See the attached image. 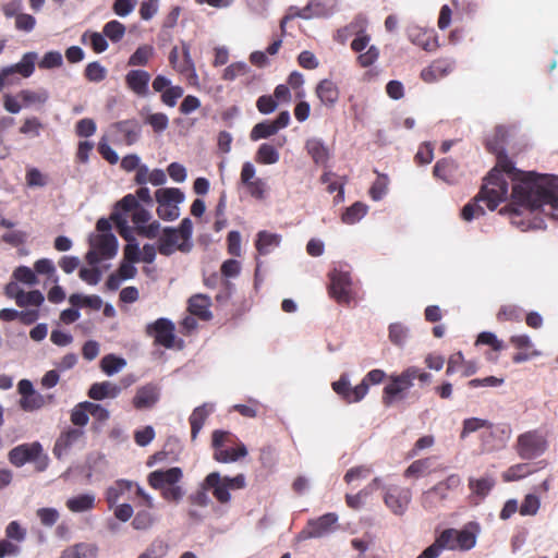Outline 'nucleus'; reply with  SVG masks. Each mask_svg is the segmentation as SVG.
<instances>
[{
  "label": "nucleus",
  "instance_id": "obj_60",
  "mask_svg": "<svg viewBox=\"0 0 558 558\" xmlns=\"http://www.w3.org/2000/svg\"><path fill=\"white\" fill-rule=\"evenodd\" d=\"M136 4L137 0H116L112 10L118 16L125 17L134 11Z\"/></svg>",
  "mask_w": 558,
  "mask_h": 558
},
{
  "label": "nucleus",
  "instance_id": "obj_48",
  "mask_svg": "<svg viewBox=\"0 0 558 558\" xmlns=\"http://www.w3.org/2000/svg\"><path fill=\"white\" fill-rule=\"evenodd\" d=\"M102 33L111 41L118 43L123 38L125 34V26L119 21L112 20L105 24Z\"/></svg>",
  "mask_w": 558,
  "mask_h": 558
},
{
  "label": "nucleus",
  "instance_id": "obj_37",
  "mask_svg": "<svg viewBox=\"0 0 558 558\" xmlns=\"http://www.w3.org/2000/svg\"><path fill=\"white\" fill-rule=\"evenodd\" d=\"M338 0H311L307 5L313 19L328 16L332 13Z\"/></svg>",
  "mask_w": 558,
  "mask_h": 558
},
{
  "label": "nucleus",
  "instance_id": "obj_11",
  "mask_svg": "<svg viewBox=\"0 0 558 558\" xmlns=\"http://www.w3.org/2000/svg\"><path fill=\"white\" fill-rule=\"evenodd\" d=\"M461 483V477L458 474H450L444 481L423 492L420 497L422 507L426 510L438 509L448 498L449 492L460 487Z\"/></svg>",
  "mask_w": 558,
  "mask_h": 558
},
{
  "label": "nucleus",
  "instance_id": "obj_54",
  "mask_svg": "<svg viewBox=\"0 0 558 558\" xmlns=\"http://www.w3.org/2000/svg\"><path fill=\"white\" fill-rule=\"evenodd\" d=\"M106 74L107 70L99 62H90L85 68V76L90 82H101Z\"/></svg>",
  "mask_w": 558,
  "mask_h": 558
},
{
  "label": "nucleus",
  "instance_id": "obj_19",
  "mask_svg": "<svg viewBox=\"0 0 558 558\" xmlns=\"http://www.w3.org/2000/svg\"><path fill=\"white\" fill-rule=\"evenodd\" d=\"M332 389L349 403L361 401L368 392L366 383H361L351 388L345 375H342L339 380L332 383Z\"/></svg>",
  "mask_w": 558,
  "mask_h": 558
},
{
  "label": "nucleus",
  "instance_id": "obj_50",
  "mask_svg": "<svg viewBox=\"0 0 558 558\" xmlns=\"http://www.w3.org/2000/svg\"><path fill=\"white\" fill-rule=\"evenodd\" d=\"M277 129L272 122H260L257 123L251 131L250 137L252 141H258L260 138H267L277 133Z\"/></svg>",
  "mask_w": 558,
  "mask_h": 558
},
{
  "label": "nucleus",
  "instance_id": "obj_42",
  "mask_svg": "<svg viewBox=\"0 0 558 558\" xmlns=\"http://www.w3.org/2000/svg\"><path fill=\"white\" fill-rule=\"evenodd\" d=\"M492 423L487 420L480 417L465 418L462 423V430L460 434L461 439H465L470 434L480 430L481 428H489Z\"/></svg>",
  "mask_w": 558,
  "mask_h": 558
},
{
  "label": "nucleus",
  "instance_id": "obj_28",
  "mask_svg": "<svg viewBox=\"0 0 558 558\" xmlns=\"http://www.w3.org/2000/svg\"><path fill=\"white\" fill-rule=\"evenodd\" d=\"M17 98L21 99L23 108L40 107L44 106L49 99V93L45 88L22 89L17 93Z\"/></svg>",
  "mask_w": 558,
  "mask_h": 558
},
{
  "label": "nucleus",
  "instance_id": "obj_9",
  "mask_svg": "<svg viewBox=\"0 0 558 558\" xmlns=\"http://www.w3.org/2000/svg\"><path fill=\"white\" fill-rule=\"evenodd\" d=\"M158 204L157 215L160 219L173 221L180 216V204L185 199L184 193L177 187H162L155 192Z\"/></svg>",
  "mask_w": 558,
  "mask_h": 558
},
{
  "label": "nucleus",
  "instance_id": "obj_63",
  "mask_svg": "<svg viewBox=\"0 0 558 558\" xmlns=\"http://www.w3.org/2000/svg\"><path fill=\"white\" fill-rule=\"evenodd\" d=\"M154 517L149 511H138L132 521V525L135 530H147L154 524Z\"/></svg>",
  "mask_w": 558,
  "mask_h": 558
},
{
  "label": "nucleus",
  "instance_id": "obj_41",
  "mask_svg": "<svg viewBox=\"0 0 558 558\" xmlns=\"http://www.w3.org/2000/svg\"><path fill=\"white\" fill-rule=\"evenodd\" d=\"M82 41L84 44L88 43L97 53H101L108 48V43L104 33L86 32L82 36Z\"/></svg>",
  "mask_w": 558,
  "mask_h": 558
},
{
  "label": "nucleus",
  "instance_id": "obj_26",
  "mask_svg": "<svg viewBox=\"0 0 558 558\" xmlns=\"http://www.w3.org/2000/svg\"><path fill=\"white\" fill-rule=\"evenodd\" d=\"M37 59L36 52L25 53L21 61L14 65H10L2 69V76L5 77L8 73L20 74L23 77H29L35 70V61Z\"/></svg>",
  "mask_w": 558,
  "mask_h": 558
},
{
  "label": "nucleus",
  "instance_id": "obj_13",
  "mask_svg": "<svg viewBox=\"0 0 558 558\" xmlns=\"http://www.w3.org/2000/svg\"><path fill=\"white\" fill-rule=\"evenodd\" d=\"M329 279L331 296L340 304H349L354 299L349 272L335 269L329 274Z\"/></svg>",
  "mask_w": 558,
  "mask_h": 558
},
{
  "label": "nucleus",
  "instance_id": "obj_10",
  "mask_svg": "<svg viewBox=\"0 0 558 558\" xmlns=\"http://www.w3.org/2000/svg\"><path fill=\"white\" fill-rule=\"evenodd\" d=\"M8 458L17 468L33 462L36 470L40 472L47 469L49 462L47 454L43 453V446L37 441L14 447L10 450Z\"/></svg>",
  "mask_w": 558,
  "mask_h": 558
},
{
  "label": "nucleus",
  "instance_id": "obj_17",
  "mask_svg": "<svg viewBox=\"0 0 558 558\" xmlns=\"http://www.w3.org/2000/svg\"><path fill=\"white\" fill-rule=\"evenodd\" d=\"M518 444L519 454L523 459H534L546 450V440L544 437L533 433L521 435Z\"/></svg>",
  "mask_w": 558,
  "mask_h": 558
},
{
  "label": "nucleus",
  "instance_id": "obj_45",
  "mask_svg": "<svg viewBox=\"0 0 558 558\" xmlns=\"http://www.w3.org/2000/svg\"><path fill=\"white\" fill-rule=\"evenodd\" d=\"M125 360L112 354L106 355L101 360V369L111 376L119 373L125 366Z\"/></svg>",
  "mask_w": 558,
  "mask_h": 558
},
{
  "label": "nucleus",
  "instance_id": "obj_5",
  "mask_svg": "<svg viewBox=\"0 0 558 558\" xmlns=\"http://www.w3.org/2000/svg\"><path fill=\"white\" fill-rule=\"evenodd\" d=\"M366 20L357 17L350 24L349 28L355 33V38L351 43L353 51L359 52L357 62L361 66L367 68L373 65L379 58V49L369 45L371 36L365 33Z\"/></svg>",
  "mask_w": 558,
  "mask_h": 558
},
{
  "label": "nucleus",
  "instance_id": "obj_4",
  "mask_svg": "<svg viewBox=\"0 0 558 558\" xmlns=\"http://www.w3.org/2000/svg\"><path fill=\"white\" fill-rule=\"evenodd\" d=\"M182 477V469L173 466L156 470L149 473L147 482L154 489L160 490L163 499L179 502L185 493L183 487L180 485Z\"/></svg>",
  "mask_w": 558,
  "mask_h": 558
},
{
  "label": "nucleus",
  "instance_id": "obj_47",
  "mask_svg": "<svg viewBox=\"0 0 558 558\" xmlns=\"http://www.w3.org/2000/svg\"><path fill=\"white\" fill-rule=\"evenodd\" d=\"M89 401H84L74 407L71 412V422L80 427L85 426L88 423L89 415Z\"/></svg>",
  "mask_w": 558,
  "mask_h": 558
},
{
  "label": "nucleus",
  "instance_id": "obj_64",
  "mask_svg": "<svg viewBox=\"0 0 558 558\" xmlns=\"http://www.w3.org/2000/svg\"><path fill=\"white\" fill-rule=\"evenodd\" d=\"M168 550V546L163 542H154L138 558H162Z\"/></svg>",
  "mask_w": 558,
  "mask_h": 558
},
{
  "label": "nucleus",
  "instance_id": "obj_23",
  "mask_svg": "<svg viewBox=\"0 0 558 558\" xmlns=\"http://www.w3.org/2000/svg\"><path fill=\"white\" fill-rule=\"evenodd\" d=\"M150 74L144 70H132L125 75L126 86L137 96L146 97L149 93Z\"/></svg>",
  "mask_w": 558,
  "mask_h": 558
},
{
  "label": "nucleus",
  "instance_id": "obj_61",
  "mask_svg": "<svg viewBox=\"0 0 558 558\" xmlns=\"http://www.w3.org/2000/svg\"><path fill=\"white\" fill-rule=\"evenodd\" d=\"M429 466H430L429 459L416 460L409 465V468L404 472V475L407 477H412V476L418 477V476L423 475L428 470Z\"/></svg>",
  "mask_w": 558,
  "mask_h": 558
},
{
  "label": "nucleus",
  "instance_id": "obj_29",
  "mask_svg": "<svg viewBox=\"0 0 558 558\" xmlns=\"http://www.w3.org/2000/svg\"><path fill=\"white\" fill-rule=\"evenodd\" d=\"M281 243V235L268 231H259L256 239V250L262 255H267Z\"/></svg>",
  "mask_w": 558,
  "mask_h": 558
},
{
  "label": "nucleus",
  "instance_id": "obj_62",
  "mask_svg": "<svg viewBox=\"0 0 558 558\" xmlns=\"http://www.w3.org/2000/svg\"><path fill=\"white\" fill-rule=\"evenodd\" d=\"M529 473H531V470H530L527 464H523V463L522 464H515V465L509 468L504 473V480L506 482L518 481V480L524 477Z\"/></svg>",
  "mask_w": 558,
  "mask_h": 558
},
{
  "label": "nucleus",
  "instance_id": "obj_51",
  "mask_svg": "<svg viewBox=\"0 0 558 558\" xmlns=\"http://www.w3.org/2000/svg\"><path fill=\"white\" fill-rule=\"evenodd\" d=\"M541 500L534 494H527L520 506L521 515H535L539 509Z\"/></svg>",
  "mask_w": 558,
  "mask_h": 558
},
{
  "label": "nucleus",
  "instance_id": "obj_14",
  "mask_svg": "<svg viewBox=\"0 0 558 558\" xmlns=\"http://www.w3.org/2000/svg\"><path fill=\"white\" fill-rule=\"evenodd\" d=\"M111 219L116 222L120 235L128 241V244L124 247V259L134 263L140 262L141 248L135 238L133 236V230L129 226L126 217L121 214L113 213Z\"/></svg>",
  "mask_w": 558,
  "mask_h": 558
},
{
  "label": "nucleus",
  "instance_id": "obj_58",
  "mask_svg": "<svg viewBox=\"0 0 558 558\" xmlns=\"http://www.w3.org/2000/svg\"><path fill=\"white\" fill-rule=\"evenodd\" d=\"M63 63L62 54L59 51H49L45 53L38 65L40 69L59 68Z\"/></svg>",
  "mask_w": 558,
  "mask_h": 558
},
{
  "label": "nucleus",
  "instance_id": "obj_38",
  "mask_svg": "<svg viewBox=\"0 0 558 558\" xmlns=\"http://www.w3.org/2000/svg\"><path fill=\"white\" fill-rule=\"evenodd\" d=\"M255 159L260 165H275L279 161V153L272 145L264 143L258 147Z\"/></svg>",
  "mask_w": 558,
  "mask_h": 558
},
{
  "label": "nucleus",
  "instance_id": "obj_59",
  "mask_svg": "<svg viewBox=\"0 0 558 558\" xmlns=\"http://www.w3.org/2000/svg\"><path fill=\"white\" fill-rule=\"evenodd\" d=\"M36 514L45 526H52L59 520V512L54 508H39Z\"/></svg>",
  "mask_w": 558,
  "mask_h": 558
},
{
  "label": "nucleus",
  "instance_id": "obj_24",
  "mask_svg": "<svg viewBox=\"0 0 558 558\" xmlns=\"http://www.w3.org/2000/svg\"><path fill=\"white\" fill-rule=\"evenodd\" d=\"M84 437V430L81 428H69L63 432L57 439L53 453L57 458H61L74 445L78 444Z\"/></svg>",
  "mask_w": 558,
  "mask_h": 558
},
{
  "label": "nucleus",
  "instance_id": "obj_31",
  "mask_svg": "<svg viewBox=\"0 0 558 558\" xmlns=\"http://www.w3.org/2000/svg\"><path fill=\"white\" fill-rule=\"evenodd\" d=\"M98 548L94 544L80 543L65 548L60 558H96Z\"/></svg>",
  "mask_w": 558,
  "mask_h": 558
},
{
  "label": "nucleus",
  "instance_id": "obj_57",
  "mask_svg": "<svg viewBox=\"0 0 558 558\" xmlns=\"http://www.w3.org/2000/svg\"><path fill=\"white\" fill-rule=\"evenodd\" d=\"M478 201H481L480 195L475 197L474 202L469 203L463 207L461 216L465 221H471L472 219L484 215L483 207L477 204Z\"/></svg>",
  "mask_w": 558,
  "mask_h": 558
},
{
  "label": "nucleus",
  "instance_id": "obj_30",
  "mask_svg": "<svg viewBox=\"0 0 558 558\" xmlns=\"http://www.w3.org/2000/svg\"><path fill=\"white\" fill-rule=\"evenodd\" d=\"M316 95L326 106H333L339 98L337 85L330 80H323L316 87Z\"/></svg>",
  "mask_w": 558,
  "mask_h": 558
},
{
  "label": "nucleus",
  "instance_id": "obj_36",
  "mask_svg": "<svg viewBox=\"0 0 558 558\" xmlns=\"http://www.w3.org/2000/svg\"><path fill=\"white\" fill-rule=\"evenodd\" d=\"M213 410L211 407L208 408L207 404H204L202 407L196 408L193 413L190 416V423H191V435L192 438L195 439L202 429L206 417Z\"/></svg>",
  "mask_w": 558,
  "mask_h": 558
},
{
  "label": "nucleus",
  "instance_id": "obj_15",
  "mask_svg": "<svg viewBox=\"0 0 558 558\" xmlns=\"http://www.w3.org/2000/svg\"><path fill=\"white\" fill-rule=\"evenodd\" d=\"M4 294L15 301L20 307H39L45 301L44 294L39 290L25 291L17 282L10 281L4 288Z\"/></svg>",
  "mask_w": 558,
  "mask_h": 558
},
{
  "label": "nucleus",
  "instance_id": "obj_46",
  "mask_svg": "<svg viewBox=\"0 0 558 558\" xmlns=\"http://www.w3.org/2000/svg\"><path fill=\"white\" fill-rule=\"evenodd\" d=\"M25 180L29 187H44L48 184L49 177L39 169L32 167L26 170Z\"/></svg>",
  "mask_w": 558,
  "mask_h": 558
},
{
  "label": "nucleus",
  "instance_id": "obj_55",
  "mask_svg": "<svg viewBox=\"0 0 558 558\" xmlns=\"http://www.w3.org/2000/svg\"><path fill=\"white\" fill-rule=\"evenodd\" d=\"M420 35H422V37H424V39L422 40H418V37H414L413 34H410L409 37H410V40L422 47L424 50L426 51H433L437 48V41H436V38L433 36L432 32H420Z\"/></svg>",
  "mask_w": 558,
  "mask_h": 558
},
{
  "label": "nucleus",
  "instance_id": "obj_27",
  "mask_svg": "<svg viewBox=\"0 0 558 558\" xmlns=\"http://www.w3.org/2000/svg\"><path fill=\"white\" fill-rule=\"evenodd\" d=\"M96 504V495L94 493H85L70 497L65 506L73 513H83L90 511Z\"/></svg>",
  "mask_w": 558,
  "mask_h": 558
},
{
  "label": "nucleus",
  "instance_id": "obj_33",
  "mask_svg": "<svg viewBox=\"0 0 558 558\" xmlns=\"http://www.w3.org/2000/svg\"><path fill=\"white\" fill-rule=\"evenodd\" d=\"M52 399L51 395L44 396L35 390L33 393L20 399V407L26 412H33L52 402Z\"/></svg>",
  "mask_w": 558,
  "mask_h": 558
},
{
  "label": "nucleus",
  "instance_id": "obj_44",
  "mask_svg": "<svg viewBox=\"0 0 558 558\" xmlns=\"http://www.w3.org/2000/svg\"><path fill=\"white\" fill-rule=\"evenodd\" d=\"M367 213V206L363 203L356 202L342 215V221L347 225H354L360 221Z\"/></svg>",
  "mask_w": 558,
  "mask_h": 558
},
{
  "label": "nucleus",
  "instance_id": "obj_25",
  "mask_svg": "<svg viewBox=\"0 0 558 558\" xmlns=\"http://www.w3.org/2000/svg\"><path fill=\"white\" fill-rule=\"evenodd\" d=\"M121 393V387L112 381L95 383L88 390L93 400L114 399Z\"/></svg>",
  "mask_w": 558,
  "mask_h": 558
},
{
  "label": "nucleus",
  "instance_id": "obj_34",
  "mask_svg": "<svg viewBox=\"0 0 558 558\" xmlns=\"http://www.w3.org/2000/svg\"><path fill=\"white\" fill-rule=\"evenodd\" d=\"M210 299L204 294H196L189 301V310L193 315H196L203 319H209L211 313L209 311Z\"/></svg>",
  "mask_w": 558,
  "mask_h": 558
},
{
  "label": "nucleus",
  "instance_id": "obj_43",
  "mask_svg": "<svg viewBox=\"0 0 558 558\" xmlns=\"http://www.w3.org/2000/svg\"><path fill=\"white\" fill-rule=\"evenodd\" d=\"M154 54V48L149 45L140 46L130 57L128 64L130 66L146 65Z\"/></svg>",
  "mask_w": 558,
  "mask_h": 558
},
{
  "label": "nucleus",
  "instance_id": "obj_56",
  "mask_svg": "<svg viewBox=\"0 0 558 558\" xmlns=\"http://www.w3.org/2000/svg\"><path fill=\"white\" fill-rule=\"evenodd\" d=\"M420 35H422V37H424V39L422 40H418V37H414L413 34H410L409 37H410V40L422 47L424 50L426 51H433L437 48V41H436V38L433 36L432 32H420Z\"/></svg>",
  "mask_w": 558,
  "mask_h": 558
},
{
  "label": "nucleus",
  "instance_id": "obj_49",
  "mask_svg": "<svg viewBox=\"0 0 558 558\" xmlns=\"http://www.w3.org/2000/svg\"><path fill=\"white\" fill-rule=\"evenodd\" d=\"M469 485L473 494L483 498L490 492L495 485V481L492 477H483L478 480L471 478Z\"/></svg>",
  "mask_w": 558,
  "mask_h": 558
},
{
  "label": "nucleus",
  "instance_id": "obj_3",
  "mask_svg": "<svg viewBox=\"0 0 558 558\" xmlns=\"http://www.w3.org/2000/svg\"><path fill=\"white\" fill-rule=\"evenodd\" d=\"M415 379H418L421 383H428L430 374L416 366H410L400 374L390 375L389 383L383 391V403L386 407H390L396 401L403 400L409 389L413 387Z\"/></svg>",
  "mask_w": 558,
  "mask_h": 558
},
{
  "label": "nucleus",
  "instance_id": "obj_6",
  "mask_svg": "<svg viewBox=\"0 0 558 558\" xmlns=\"http://www.w3.org/2000/svg\"><path fill=\"white\" fill-rule=\"evenodd\" d=\"M204 487L209 488L219 502L227 504L231 499L230 490L245 487V476L238 474L234 477H229L221 476L218 472H211L205 477Z\"/></svg>",
  "mask_w": 558,
  "mask_h": 558
},
{
  "label": "nucleus",
  "instance_id": "obj_1",
  "mask_svg": "<svg viewBox=\"0 0 558 558\" xmlns=\"http://www.w3.org/2000/svg\"><path fill=\"white\" fill-rule=\"evenodd\" d=\"M506 137L504 128H497L495 137L487 140V148L497 155V165L490 171L480 192L481 201L494 210L509 195V181L512 183L511 222L522 230L542 228L539 214L558 220V177L537 175L515 169L502 155L501 142Z\"/></svg>",
  "mask_w": 558,
  "mask_h": 558
},
{
  "label": "nucleus",
  "instance_id": "obj_20",
  "mask_svg": "<svg viewBox=\"0 0 558 558\" xmlns=\"http://www.w3.org/2000/svg\"><path fill=\"white\" fill-rule=\"evenodd\" d=\"M149 336L166 348H172L174 342V325L166 318H159L147 327Z\"/></svg>",
  "mask_w": 558,
  "mask_h": 558
},
{
  "label": "nucleus",
  "instance_id": "obj_7",
  "mask_svg": "<svg viewBox=\"0 0 558 558\" xmlns=\"http://www.w3.org/2000/svg\"><path fill=\"white\" fill-rule=\"evenodd\" d=\"M233 444H235V438L231 433L215 430L213 433L214 459L220 463H231L247 456V449L243 442L236 444L235 449L226 447Z\"/></svg>",
  "mask_w": 558,
  "mask_h": 558
},
{
  "label": "nucleus",
  "instance_id": "obj_32",
  "mask_svg": "<svg viewBox=\"0 0 558 558\" xmlns=\"http://www.w3.org/2000/svg\"><path fill=\"white\" fill-rule=\"evenodd\" d=\"M305 148L308 155L317 165H324L329 159V150L319 138H310L306 141Z\"/></svg>",
  "mask_w": 558,
  "mask_h": 558
},
{
  "label": "nucleus",
  "instance_id": "obj_53",
  "mask_svg": "<svg viewBox=\"0 0 558 558\" xmlns=\"http://www.w3.org/2000/svg\"><path fill=\"white\" fill-rule=\"evenodd\" d=\"M41 129L43 124L39 121V119L36 117H32L25 119V121L20 128V133L32 137H37L40 135Z\"/></svg>",
  "mask_w": 558,
  "mask_h": 558
},
{
  "label": "nucleus",
  "instance_id": "obj_16",
  "mask_svg": "<svg viewBox=\"0 0 558 558\" xmlns=\"http://www.w3.org/2000/svg\"><path fill=\"white\" fill-rule=\"evenodd\" d=\"M412 499V493L409 488L391 485L385 487L384 502L387 508L396 515H402Z\"/></svg>",
  "mask_w": 558,
  "mask_h": 558
},
{
  "label": "nucleus",
  "instance_id": "obj_12",
  "mask_svg": "<svg viewBox=\"0 0 558 558\" xmlns=\"http://www.w3.org/2000/svg\"><path fill=\"white\" fill-rule=\"evenodd\" d=\"M90 250L86 254L89 265L96 266L102 259L116 256L118 252V240L112 233H102L90 236Z\"/></svg>",
  "mask_w": 558,
  "mask_h": 558
},
{
  "label": "nucleus",
  "instance_id": "obj_52",
  "mask_svg": "<svg viewBox=\"0 0 558 558\" xmlns=\"http://www.w3.org/2000/svg\"><path fill=\"white\" fill-rule=\"evenodd\" d=\"M389 179L386 174H379L373 183L369 194L374 201H380L387 193Z\"/></svg>",
  "mask_w": 558,
  "mask_h": 558
},
{
  "label": "nucleus",
  "instance_id": "obj_40",
  "mask_svg": "<svg viewBox=\"0 0 558 558\" xmlns=\"http://www.w3.org/2000/svg\"><path fill=\"white\" fill-rule=\"evenodd\" d=\"M133 483L130 481H118L107 489L106 499L110 507L116 505L120 497L133 487Z\"/></svg>",
  "mask_w": 558,
  "mask_h": 558
},
{
  "label": "nucleus",
  "instance_id": "obj_18",
  "mask_svg": "<svg viewBox=\"0 0 558 558\" xmlns=\"http://www.w3.org/2000/svg\"><path fill=\"white\" fill-rule=\"evenodd\" d=\"M191 244L182 240L175 229L166 228L159 238L158 251L160 254L169 256L177 250L189 252Z\"/></svg>",
  "mask_w": 558,
  "mask_h": 558
},
{
  "label": "nucleus",
  "instance_id": "obj_22",
  "mask_svg": "<svg viewBox=\"0 0 558 558\" xmlns=\"http://www.w3.org/2000/svg\"><path fill=\"white\" fill-rule=\"evenodd\" d=\"M160 398V389L158 386L147 384L137 388L133 398V405L138 410L153 408Z\"/></svg>",
  "mask_w": 558,
  "mask_h": 558
},
{
  "label": "nucleus",
  "instance_id": "obj_2",
  "mask_svg": "<svg viewBox=\"0 0 558 558\" xmlns=\"http://www.w3.org/2000/svg\"><path fill=\"white\" fill-rule=\"evenodd\" d=\"M477 530L475 523H469L462 530L447 529L426 548V555L437 558L444 549L469 550L476 544Z\"/></svg>",
  "mask_w": 558,
  "mask_h": 558
},
{
  "label": "nucleus",
  "instance_id": "obj_8",
  "mask_svg": "<svg viewBox=\"0 0 558 558\" xmlns=\"http://www.w3.org/2000/svg\"><path fill=\"white\" fill-rule=\"evenodd\" d=\"M338 521L339 517L335 512H328L320 517L310 519L294 539L296 543H301L307 539L326 537L338 530Z\"/></svg>",
  "mask_w": 558,
  "mask_h": 558
},
{
  "label": "nucleus",
  "instance_id": "obj_35",
  "mask_svg": "<svg viewBox=\"0 0 558 558\" xmlns=\"http://www.w3.org/2000/svg\"><path fill=\"white\" fill-rule=\"evenodd\" d=\"M141 114L144 118V122L150 125L157 133L163 132L169 125V119L162 112L151 113L148 109L143 108Z\"/></svg>",
  "mask_w": 558,
  "mask_h": 558
},
{
  "label": "nucleus",
  "instance_id": "obj_39",
  "mask_svg": "<svg viewBox=\"0 0 558 558\" xmlns=\"http://www.w3.org/2000/svg\"><path fill=\"white\" fill-rule=\"evenodd\" d=\"M12 281L17 282V284L23 283L27 287H33L38 283L36 271L27 266H19L15 268L12 274Z\"/></svg>",
  "mask_w": 558,
  "mask_h": 558
},
{
  "label": "nucleus",
  "instance_id": "obj_21",
  "mask_svg": "<svg viewBox=\"0 0 558 558\" xmlns=\"http://www.w3.org/2000/svg\"><path fill=\"white\" fill-rule=\"evenodd\" d=\"M109 130L112 135H116L118 140L124 142L126 145L136 143L141 135V126L135 120L113 123Z\"/></svg>",
  "mask_w": 558,
  "mask_h": 558
}]
</instances>
